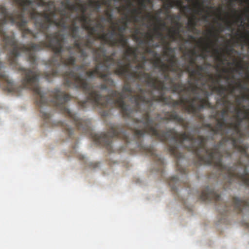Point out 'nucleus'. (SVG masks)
Instances as JSON below:
<instances>
[{
  "label": "nucleus",
  "mask_w": 249,
  "mask_h": 249,
  "mask_svg": "<svg viewBox=\"0 0 249 249\" xmlns=\"http://www.w3.org/2000/svg\"><path fill=\"white\" fill-rule=\"evenodd\" d=\"M56 9L52 10L50 13L44 12L42 14H37L40 21L37 22L38 32L42 33L45 36L47 41H41L38 43H31L28 46L18 45L15 40L14 37L6 38L5 42L8 45L12 47L9 56V62L13 68L21 71V85L17 87L10 79L13 84V89L8 92H18L22 89H29L35 94V101L36 106L39 108L40 116L44 120H48L51 114L45 109V107L49 105L54 107L62 113L66 115L77 129L82 133H92L91 131L90 121L89 120H83L80 118L76 114L73 113L67 107L66 104L70 101L71 95L62 91L58 89H54L51 92L41 91L39 85V79L41 72L33 68V69H26L22 67L18 62V58L21 52L27 53L28 60L32 66L37 65V57L35 52L39 51L46 48H50L54 53L50 59L48 60V65L51 67V71L44 72L43 77L48 81H51L52 78L55 76L62 75L64 79V84L69 88L81 89L88 94V98L85 101H78L79 107L82 108L87 107L88 105L96 107L93 98L91 97V93L96 92L93 87L88 81L85 76L74 72L70 69L65 72H60L59 69L62 67L66 68L69 66H74L76 58L74 56L70 55L68 58L63 57L62 53L65 50L63 42L65 36L59 30L53 33H49V29L51 26L56 28L61 27L64 30L68 29L70 36L74 39V42L78 40L84 42V39L81 40L79 34V26L77 25V21L82 22L83 28L87 30L86 26H91V19L89 16L86 13L81 14L80 16H76L71 20V24H68L70 17L65 9L60 10V17L57 19H54L56 15Z\"/></svg>",
  "instance_id": "obj_1"
},
{
  "label": "nucleus",
  "mask_w": 249,
  "mask_h": 249,
  "mask_svg": "<svg viewBox=\"0 0 249 249\" xmlns=\"http://www.w3.org/2000/svg\"><path fill=\"white\" fill-rule=\"evenodd\" d=\"M175 50L169 46H165L163 54L167 56V63L163 62L161 58H158L155 63V68L159 69L160 72L163 78L159 79L164 81L165 89L161 92L153 89H142L140 85L138 89L141 94L134 97V100L138 104L139 102L142 103L144 106L143 110V116L140 119H135L136 123L140 125V129H126L125 127L112 126L107 133L95 134L94 139L96 143L105 147L109 151H112L113 140L114 138H121L126 143L135 141L137 143L138 149L141 152L146 156H151L157 165H159L158 170L163 172L164 166V160L160 156L157 155L156 150L152 146H145L141 143L142 138L145 134L154 136L160 141L165 142L169 139L168 143V149L171 155L176 159V168L180 173L186 175V169L179 164V160L184 158L183 153L179 151L180 144H182L184 140H191L193 137L190 132L183 131L178 133L175 129H168L166 131L159 130L158 124L154 125V121L150 117V113L153 110L154 102H162L173 107L180 106L184 111L188 114L196 115L200 120H203L202 114L198 111L204 108H213L214 107L209 103L207 99H201L198 95L191 97L190 95L187 97L181 96L179 100H174L171 97L165 95V91L171 90L181 95L182 92L195 93L196 91V85L189 82V85L182 84L181 82H175L174 79L170 77L168 72H178V77L181 78L182 70L178 65L176 56L175 55Z\"/></svg>",
  "instance_id": "obj_2"
},
{
  "label": "nucleus",
  "mask_w": 249,
  "mask_h": 249,
  "mask_svg": "<svg viewBox=\"0 0 249 249\" xmlns=\"http://www.w3.org/2000/svg\"><path fill=\"white\" fill-rule=\"evenodd\" d=\"M241 125L237 120L229 123L221 140L211 149H208L206 145V137L198 135L196 138L193 134L190 133L193 138L191 140H184L179 146V151L184 148L195 154L197 159L196 165H214L221 173H224L230 184L238 182L249 186V172L246 165L240 160L231 167L226 166L222 162L223 157L231 156L229 151H222V147L229 141H231L233 148L239 151L242 156L249 160V154L247 152L249 146L242 143L241 141L243 136ZM231 208L238 213L249 212V202L238 197H233Z\"/></svg>",
  "instance_id": "obj_3"
},
{
  "label": "nucleus",
  "mask_w": 249,
  "mask_h": 249,
  "mask_svg": "<svg viewBox=\"0 0 249 249\" xmlns=\"http://www.w3.org/2000/svg\"><path fill=\"white\" fill-rule=\"evenodd\" d=\"M241 125L237 120L229 123L221 140L211 149H208L206 145V137L198 135L196 138L193 134L190 133L193 138L191 140H184L179 146V151L184 148L195 154L197 159L196 165H214L221 173H224L230 184L238 182L249 186V172L246 165L240 160L231 167L226 166L222 162L223 157L231 156L229 151H222V147L229 141H231L233 148L239 151L242 156L249 160V154L247 152L249 146L242 143L241 141L243 136ZM231 208L238 213L249 212V202L238 197H233Z\"/></svg>",
  "instance_id": "obj_4"
},
{
  "label": "nucleus",
  "mask_w": 249,
  "mask_h": 249,
  "mask_svg": "<svg viewBox=\"0 0 249 249\" xmlns=\"http://www.w3.org/2000/svg\"><path fill=\"white\" fill-rule=\"evenodd\" d=\"M142 46L144 52L140 59H138L137 54V60L135 61L134 56L131 55V66L128 68L129 71L137 72L139 74V76L134 78L130 77L128 74L125 76H120L124 81L123 90L121 92L112 90L109 94L106 97L102 96L100 94H96L94 92L90 94L96 107L103 108H119L124 117L131 119L134 125V128H140V125L136 123L135 119H140L137 117L139 114H140V117L143 116V109L145 107L141 102L137 104L133 99L135 96L141 95L138 89V85L143 89L139 82L142 81L150 88V89H158L160 92L165 89L164 81H160L158 76H153L151 72L143 71L146 62L149 61V59L147 58L145 55L146 53H149L153 56L150 61L155 68L156 60L160 57V54L151 48L153 47L152 46Z\"/></svg>",
  "instance_id": "obj_5"
},
{
  "label": "nucleus",
  "mask_w": 249,
  "mask_h": 249,
  "mask_svg": "<svg viewBox=\"0 0 249 249\" xmlns=\"http://www.w3.org/2000/svg\"><path fill=\"white\" fill-rule=\"evenodd\" d=\"M124 19L126 21L123 22L121 26L118 27V34L116 32L115 25L112 27V30L110 32V37H108V34H105L103 35H99V38L103 39L105 42L110 46L121 47L124 49V58L126 63L123 64L121 59H118L117 62V67L115 69L114 73L118 76H125L127 73L131 78L136 77L139 75L137 72H130L128 69L131 66V55L134 56V61H136L138 55V47H132L129 46L128 39L124 34L125 30L128 28V21L129 19L127 14L125 15Z\"/></svg>",
  "instance_id": "obj_6"
},
{
  "label": "nucleus",
  "mask_w": 249,
  "mask_h": 249,
  "mask_svg": "<svg viewBox=\"0 0 249 249\" xmlns=\"http://www.w3.org/2000/svg\"><path fill=\"white\" fill-rule=\"evenodd\" d=\"M93 53L95 55L94 59L97 64L94 69L86 71V75L90 78L99 77L103 79L105 83L99 86L101 89H107V86L110 88L114 87L115 82L109 77V75L110 67L115 62V59L113 58L115 52H113L110 55H107L106 48L101 45L96 49H93Z\"/></svg>",
  "instance_id": "obj_7"
},
{
  "label": "nucleus",
  "mask_w": 249,
  "mask_h": 249,
  "mask_svg": "<svg viewBox=\"0 0 249 249\" xmlns=\"http://www.w3.org/2000/svg\"><path fill=\"white\" fill-rule=\"evenodd\" d=\"M188 58L189 65L186 66V71L189 73L190 77L193 78L195 82L189 81L188 85H189V82L196 85V91L195 93L188 92L189 94L188 95H190V94H193V97L198 95L200 99H206V100L210 103L208 98L209 92L204 89V87L208 85V81H211L212 84L218 82L222 78V75L218 74L217 79H215L212 74L205 75L203 73L205 69L204 67L196 64V58L192 57V56H188Z\"/></svg>",
  "instance_id": "obj_8"
},
{
  "label": "nucleus",
  "mask_w": 249,
  "mask_h": 249,
  "mask_svg": "<svg viewBox=\"0 0 249 249\" xmlns=\"http://www.w3.org/2000/svg\"><path fill=\"white\" fill-rule=\"evenodd\" d=\"M86 27L89 34L85 37L84 41H76L74 42L73 46H68L66 48L67 51L71 54L73 49L76 48L80 57L82 58H86L88 56L86 49L90 50L93 53V49H95L93 47V44L96 39L101 40L106 44L104 40L99 38V35L108 34V37H110V32L104 33L105 26L100 20L96 19V23L94 26H86Z\"/></svg>",
  "instance_id": "obj_9"
},
{
  "label": "nucleus",
  "mask_w": 249,
  "mask_h": 249,
  "mask_svg": "<svg viewBox=\"0 0 249 249\" xmlns=\"http://www.w3.org/2000/svg\"><path fill=\"white\" fill-rule=\"evenodd\" d=\"M233 104L231 102V104H226L225 107L220 111H217L216 115L214 116L217 121L215 126H212L211 124H204L205 127L209 129V130L214 135L220 134V136L223 137L226 133V127L229 123L226 122V118L228 116L229 112H233V111H230V108Z\"/></svg>",
  "instance_id": "obj_10"
},
{
  "label": "nucleus",
  "mask_w": 249,
  "mask_h": 249,
  "mask_svg": "<svg viewBox=\"0 0 249 249\" xmlns=\"http://www.w3.org/2000/svg\"><path fill=\"white\" fill-rule=\"evenodd\" d=\"M157 117L160 118L161 121H173L178 124L184 129H187L189 127V122L185 120L184 118L180 116L175 110L167 111L165 113V116L160 117V114H157Z\"/></svg>",
  "instance_id": "obj_11"
},
{
  "label": "nucleus",
  "mask_w": 249,
  "mask_h": 249,
  "mask_svg": "<svg viewBox=\"0 0 249 249\" xmlns=\"http://www.w3.org/2000/svg\"><path fill=\"white\" fill-rule=\"evenodd\" d=\"M199 198L202 201H213L217 204H219L221 201L220 195L210 186H207L202 190L199 195Z\"/></svg>",
  "instance_id": "obj_12"
},
{
  "label": "nucleus",
  "mask_w": 249,
  "mask_h": 249,
  "mask_svg": "<svg viewBox=\"0 0 249 249\" xmlns=\"http://www.w3.org/2000/svg\"><path fill=\"white\" fill-rule=\"evenodd\" d=\"M223 29L224 28L223 25L219 23L218 29L214 30H209L207 31V33L209 36L208 40L209 43H207L204 48L205 51L209 52L210 49H211L212 46L215 45V44H216L217 40L220 36L219 34L220 33L223 32Z\"/></svg>",
  "instance_id": "obj_13"
},
{
  "label": "nucleus",
  "mask_w": 249,
  "mask_h": 249,
  "mask_svg": "<svg viewBox=\"0 0 249 249\" xmlns=\"http://www.w3.org/2000/svg\"><path fill=\"white\" fill-rule=\"evenodd\" d=\"M142 34L144 35L143 39L141 36H134L136 42H138L140 45H151L154 47H157L159 46L157 43H153L155 37L154 34L149 32Z\"/></svg>",
  "instance_id": "obj_14"
},
{
  "label": "nucleus",
  "mask_w": 249,
  "mask_h": 249,
  "mask_svg": "<svg viewBox=\"0 0 249 249\" xmlns=\"http://www.w3.org/2000/svg\"><path fill=\"white\" fill-rule=\"evenodd\" d=\"M214 89L216 91L220 97L217 99V104H221L222 106H225L226 104H231V102L228 100L226 91H228V88L223 85L217 86L214 87Z\"/></svg>",
  "instance_id": "obj_15"
},
{
  "label": "nucleus",
  "mask_w": 249,
  "mask_h": 249,
  "mask_svg": "<svg viewBox=\"0 0 249 249\" xmlns=\"http://www.w3.org/2000/svg\"><path fill=\"white\" fill-rule=\"evenodd\" d=\"M139 7L138 8L134 7L131 10V19H133L134 22H138L139 19L140 15L142 14L145 10L147 4L144 0H137Z\"/></svg>",
  "instance_id": "obj_16"
},
{
  "label": "nucleus",
  "mask_w": 249,
  "mask_h": 249,
  "mask_svg": "<svg viewBox=\"0 0 249 249\" xmlns=\"http://www.w3.org/2000/svg\"><path fill=\"white\" fill-rule=\"evenodd\" d=\"M175 23L177 26V29H168V33L167 36L170 40V42H177L178 37H182L180 34V28L181 27V24L179 23L178 25H177L176 22Z\"/></svg>",
  "instance_id": "obj_17"
},
{
  "label": "nucleus",
  "mask_w": 249,
  "mask_h": 249,
  "mask_svg": "<svg viewBox=\"0 0 249 249\" xmlns=\"http://www.w3.org/2000/svg\"><path fill=\"white\" fill-rule=\"evenodd\" d=\"M88 6L92 8L93 11L98 12L102 4L107 5V0H104L103 2L100 0H88Z\"/></svg>",
  "instance_id": "obj_18"
},
{
  "label": "nucleus",
  "mask_w": 249,
  "mask_h": 249,
  "mask_svg": "<svg viewBox=\"0 0 249 249\" xmlns=\"http://www.w3.org/2000/svg\"><path fill=\"white\" fill-rule=\"evenodd\" d=\"M61 4L63 5V6H64V7H59L57 9L56 7H55L56 12L57 11H58L59 14L60 10L61 9V8H65V11H67V10L73 11V10H76L77 8L76 4L74 3H71L69 0H66L65 1L62 0L61 1Z\"/></svg>",
  "instance_id": "obj_19"
},
{
  "label": "nucleus",
  "mask_w": 249,
  "mask_h": 249,
  "mask_svg": "<svg viewBox=\"0 0 249 249\" xmlns=\"http://www.w3.org/2000/svg\"><path fill=\"white\" fill-rule=\"evenodd\" d=\"M154 34L155 36V37L157 39H160L162 44L164 46L163 49L165 50V47L166 45H168V44L169 43V45L170 44V42H168L165 41V36H164L162 32H161V30L159 29L158 27H155L154 29Z\"/></svg>",
  "instance_id": "obj_20"
},
{
  "label": "nucleus",
  "mask_w": 249,
  "mask_h": 249,
  "mask_svg": "<svg viewBox=\"0 0 249 249\" xmlns=\"http://www.w3.org/2000/svg\"><path fill=\"white\" fill-rule=\"evenodd\" d=\"M181 182L177 176L172 177L168 180V184L170 186L171 191L177 192L178 186L180 184Z\"/></svg>",
  "instance_id": "obj_21"
},
{
  "label": "nucleus",
  "mask_w": 249,
  "mask_h": 249,
  "mask_svg": "<svg viewBox=\"0 0 249 249\" xmlns=\"http://www.w3.org/2000/svg\"><path fill=\"white\" fill-rule=\"evenodd\" d=\"M213 53L214 54V58L217 61L221 64H224L225 62L227 61L228 60L225 53L221 52L219 49H214L213 50Z\"/></svg>",
  "instance_id": "obj_22"
},
{
  "label": "nucleus",
  "mask_w": 249,
  "mask_h": 249,
  "mask_svg": "<svg viewBox=\"0 0 249 249\" xmlns=\"http://www.w3.org/2000/svg\"><path fill=\"white\" fill-rule=\"evenodd\" d=\"M197 25V18L195 16H193L188 20L187 24V29L190 32H194L196 30V26Z\"/></svg>",
  "instance_id": "obj_23"
},
{
  "label": "nucleus",
  "mask_w": 249,
  "mask_h": 249,
  "mask_svg": "<svg viewBox=\"0 0 249 249\" xmlns=\"http://www.w3.org/2000/svg\"><path fill=\"white\" fill-rule=\"evenodd\" d=\"M57 125L61 127L64 132L68 134L69 138H71L73 134V130L70 125L64 122H58Z\"/></svg>",
  "instance_id": "obj_24"
},
{
  "label": "nucleus",
  "mask_w": 249,
  "mask_h": 249,
  "mask_svg": "<svg viewBox=\"0 0 249 249\" xmlns=\"http://www.w3.org/2000/svg\"><path fill=\"white\" fill-rule=\"evenodd\" d=\"M165 15H166L167 18L168 19L171 20V21L173 23L176 22L177 25L179 24V20L180 19V16L179 15L175 14H170V13L166 14Z\"/></svg>",
  "instance_id": "obj_25"
},
{
  "label": "nucleus",
  "mask_w": 249,
  "mask_h": 249,
  "mask_svg": "<svg viewBox=\"0 0 249 249\" xmlns=\"http://www.w3.org/2000/svg\"><path fill=\"white\" fill-rule=\"evenodd\" d=\"M237 69H235V71H237L238 70H241V71H243V70H246L245 72V77L249 81V66H246L245 67L244 66L242 65L241 63H238L236 65Z\"/></svg>",
  "instance_id": "obj_26"
},
{
  "label": "nucleus",
  "mask_w": 249,
  "mask_h": 249,
  "mask_svg": "<svg viewBox=\"0 0 249 249\" xmlns=\"http://www.w3.org/2000/svg\"><path fill=\"white\" fill-rule=\"evenodd\" d=\"M186 55L188 56H192V57L200 56L203 59H206L207 58V55L206 53H200V54L198 55L197 53L196 52L195 49L190 50L188 51V52L186 53Z\"/></svg>",
  "instance_id": "obj_27"
},
{
  "label": "nucleus",
  "mask_w": 249,
  "mask_h": 249,
  "mask_svg": "<svg viewBox=\"0 0 249 249\" xmlns=\"http://www.w3.org/2000/svg\"><path fill=\"white\" fill-rule=\"evenodd\" d=\"M234 111L236 112V118L237 121L241 124L244 120H246V118H245V116L243 117H240V113L242 112H244V111H243L241 108L238 107L234 108Z\"/></svg>",
  "instance_id": "obj_28"
},
{
  "label": "nucleus",
  "mask_w": 249,
  "mask_h": 249,
  "mask_svg": "<svg viewBox=\"0 0 249 249\" xmlns=\"http://www.w3.org/2000/svg\"><path fill=\"white\" fill-rule=\"evenodd\" d=\"M105 15L107 17L106 21L107 22L111 23V24L112 25V28L113 27V26H115V25L118 24V23L113 22V17L112 13L109 12V11H108V10H106V11H105Z\"/></svg>",
  "instance_id": "obj_29"
},
{
  "label": "nucleus",
  "mask_w": 249,
  "mask_h": 249,
  "mask_svg": "<svg viewBox=\"0 0 249 249\" xmlns=\"http://www.w3.org/2000/svg\"><path fill=\"white\" fill-rule=\"evenodd\" d=\"M76 4L77 8L74 11H77L80 9L82 14H85L87 10V7L85 4L80 3V1H77L76 3H74Z\"/></svg>",
  "instance_id": "obj_30"
},
{
  "label": "nucleus",
  "mask_w": 249,
  "mask_h": 249,
  "mask_svg": "<svg viewBox=\"0 0 249 249\" xmlns=\"http://www.w3.org/2000/svg\"><path fill=\"white\" fill-rule=\"evenodd\" d=\"M173 1L175 3V6L182 8L184 10H187L189 9L190 8V7L188 6V5H186V6H183V2L182 0H173Z\"/></svg>",
  "instance_id": "obj_31"
},
{
  "label": "nucleus",
  "mask_w": 249,
  "mask_h": 249,
  "mask_svg": "<svg viewBox=\"0 0 249 249\" xmlns=\"http://www.w3.org/2000/svg\"><path fill=\"white\" fill-rule=\"evenodd\" d=\"M146 17L150 18L151 19L154 20H156L157 22H159L160 21L161 18H160V15L158 14L157 12L156 13L155 16H152L150 13H148L146 15Z\"/></svg>",
  "instance_id": "obj_32"
},
{
  "label": "nucleus",
  "mask_w": 249,
  "mask_h": 249,
  "mask_svg": "<svg viewBox=\"0 0 249 249\" xmlns=\"http://www.w3.org/2000/svg\"><path fill=\"white\" fill-rule=\"evenodd\" d=\"M236 87L242 90L249 91V88L247 85H243L241 81L236 83Z\"/></svg>",
  "instance_id": "obj_33"
},
{
  "label": "nucleus",
  "mask_w": 249,
  "mask_h": 249,
  "mask_svg": "<svg viewBox=\"0 0 249 249\" xmlns=\"http://www.w3.org/2000/svg\"><path fill=\"white\" fill-rule=\"evenodd\" d=\"M242 95H243V94L241 95H236V96L235 101H236V104L238 107H240V106L242 104L241 99H242L243 100H247L246 99L242 98Z\"/></svg>",
  "instance_id": "obj_34"
},
{
  "label": "nucleus",
  "mask_w": 249,
  "mask_h": 249,
  "mask_svg": "<svg viewBox=\"0 0 249 249\" xmlns=\"http://www.w3.org/2000/svg\"><path fill=\"white\" fill-rule=\"evenodd\" d=\"M223 205L224 206V208L221 209L220 208V206L218 207V209L219 211H222L223 213H226L227 212H229L230 210L231 209V208H228L227 206V205L224 202L223 203Z\"/></svg>",
  "instance_id": "obj_35"
},
{
  "label": "nucleus",
  "mask_w": 249,
  "mask_h": 249,
  "mask_svg": "<svg viewBox=\"0 0 249 249\" xmlns=\"http://www.w3.org/2000/svg\"><path fill=\"white\" fill-rule=\"evenodd\" d=\"M128 1L129 4L126 5V6H123L122 8L120 7H117V9L119 11H121L122 10H125L128 9V8H129L130 6H131L132 3L130 0H127Z\"/></svg>",
  "instance_id": "obj_36"
},
{
  "label": "nucleus",
  "mask_w": 249,
  "mask_h": 249,
  "mask_svg": "<svg viewBox=\"0 0 249 249\" xmlns=\"http://www.w3.org/2000/svg\"><path fill=\"white\" fill-rule=\"evenodd\" d=\"M189 1H196L197 4L198 6V9L196 10V13L198 14H199L200 13L203 12L204 11V9L201 7V5L199 3H198L197 0H189Z\"/></svg>",
  "instance_id": "obj_37"
},
{
  "label": "nucleus",
  "mask_w": 249,
  "mask_h": 249,
  "mask_svg": "<svg viewBox=\"0 0 249 249\" xmlns=\"http://www.w3.org/2000/svg\"><path fill=\"white\" fill-rule=\"evenodd\" d=\"M160 24L159 27H158V28L160 29V30H162L163 29H167L168 30L167 26H166V24L165 22H163L161 19L160 21L159 22Z\"/></svg>",
  "instance_id": "obj_38"
},
{
  "label": "nucleus",
  "mask_w": 249,
  "mask_h": 249,
  "mask_svg": "<svg viewBox=\"0 0 249 249\" xmlns=\"http://www.w3.org/2000/svg\"><path fill=\"white\" fill-rule=\"evenodd\" d=\"M142 33H143V32H140V30L139 29H136L134 30V33L132 35V37L133 39L136 41V40L135 38V36H139V34L141 35L142 36H144V35H142Z\"/></svg>",
  "instance_id": "obj_39"
},
{
  "label": "nucleus",
  "mask_w": 249,
  "mask_h": 249,
  "mask_svg": "<svg viewBox=\"0 0 249 249\" xmlns=\"http://www.w3.org/2000/svg\"><path fill=\"white\" fill-rule=\"evenodd\" d=\"M232 23L231 20L227 19L226 20V29L230 30L232 29Z\"/></svg>",
  "instance_id": "obj_40"
},
{
  "label": "nucleus",
  "mask_w": 249,
  "mask_h": 249,
  "mask_svg": "<svg viewBox=\"0 0 249 249\" xmlns=\"http://www.w3.org/2000/svg\"><path fill=\"white\" fill-rule=\"evenodd\" d=\"M234 49L232 46H227L226 48V53L230 55V53L233 52Z\"/></svg>",
  "instance_id": "obj_41"
},
{
  "label": "nucleus",
  "mask_w": 249,
  "mask_h": 249,
  "mask_svg": "<svg viewBox=\"0 0 249 249\" xmlns=\"http://www.w3.org/2000/svg\"><path fill=\"white\" fill-rule=\"evenodd\" d=\"M228 90L229 91V92H230L231 94V95L234 94V90L236 89V87H234V86H232V85H230L229 86V88H228Z\"/></svg>",
  "instance_id": "obj_42"
},
{
  "label": "nucleus",
  "mask_w": 249,
  "mask_h": 249,
  "mask_svg": "<svg viewBox=\"0 0 249 249\" xmlns=\"http://www.w3.org/2000/svg\"><path fill=\"white\" fill-rule=\"evenodd\" d=\"M241 37L242 39H244L245 43L249 45V36L246 34V35L241 36Z\"/></svg>",
  "instance_id": "obj_43"
},
{
  "label": "nucleus",
  "mask_w": 249,
  "mask_h": 249,
  "mask_svg": "<svg viewBox=\"0 0 249 249\" xmlns=\"http://www.w3.org/2000/svg\"><path fill=\"white\" fill-rule=\"evenodd\" d=\"M236 19L238 21H240L241 23H243V15L242 14L238 15L236 16Z\"/></svg>",
  "instance_id": "obj_44"
},
{
  "label": "nucleus",
  "mask_w": 249,
  "mask_h": 249,
  "mask_svg": "<svg viewBox=\"0 0 249 249\" xmlns=\"http://www.w3.org/2000/svg\"><path fill=\"white\" fill-rule=\"evenodd\" d=\"M244 113L245 114V118L249 120V110L244 111Z\"/></svg>",
  "instance_id": "obj_45"
},
{
  "label": "nucleus",
  "mask_w": 249,
  "mask_h": 249,
  "mask_svg": "<svg viewBox=\"0 0 249 249\" xmlns=\"http://www.w3.org/2000/svg\"><path fill=\"white\" fill-rule=\"evenodd\" d=\"M109 114H110V110H104L102 112V115L103 116H107Z\"/></svg>",
  "instance_id": "obj_46"
},
{
  "label": "nucleus",
  "mask_w": 249,
  "mask_h": 249,
  "mask_svg": "<svg viewBox=\"0 0 249 249\" xmlns=\"http://www.w3.org/2000/svg\"><path fill=\"white\" fill-rule=\"evenodd\" d=\"M242 98L243 99H246L247 100L249 101V94H243Z\"/></svg>",
  "instance_id": "obj_47"
},
{
  "label": "nucleus",
  "mask_w": 249,
  "mask_h": 249,
  "mask_svg": "<svg viewBox=\"0 0 249 249\" xmlns=\"http://www.w3.org/2000/svg\"><path fill=\"white\" fill-rule=\"evenodd\" d=\"M209 17V14L208 13H207V14L206 15H204L202 17V19L203 20H206L207 19H208V18Z\"/></svg>",
  "instance_id": "obj_48"
},
{
  "label": "nucleus",
  "mask_w": 249,
  "mask_h": 249,
  "mask_svg": "<svg viewBox=\"0 0 249 249\" xmlns=\"http://www.w3.org/2000/svg\"><path fill=\"white\" fill-rule=\"evenodd\" d=\"M78 69L79 70H85V69H86L85 66L84 65H80L79 66H78Z\"/></svg>",
  "instance_id": "obj_49"
},
{
  "label": "nucleus",
  "mask_w": 249,
  "mask_h": 249,
  "mask_svg": "<svg viewBox=\"0 0 249 249\" xmlns=\"http://www.w3.org/2000/svg\"><path fill=\"white\" fill-rule=\"evenodd\" d=\"M162 12H163L162 9H160L159 10H157V13H158V14L160 15V14L162 13Z\"/></svg>",
  "instance_id": "obj_50"
},
{
  "label": "nucleus",
  "mask_w": 249,
  "mask_h": 249,
  "mask_svg": "<svg viewBox=\"0 0 249 249\" xmlns=\"http://www.w3.org/2000/svg\"><path fill=\"white\" fill-rule=\"evenodd\" d=\"M146 2V4H151L152 3V0H144Z\"/></svg>",
  "instance_id": "obj_51"
},
{
  "label": "nucleus",
  "mask_w": 249,
  "mask_h": 249,
  "mask_svg": "<svg viewBox=\"0 0 249 249\" xmlns=\"http://www.w3.org/2000/svg\"><path fill=\"white\" fill-rule=\"evenodd\" d=\"M99 17L100 18V19L101 20V21H105V20L106 21L107 18H105L104 17L99 16Z\"/></svg>",
  "instance_id": "obj_52"
},
{
  "label": "nucleus",
  "mask_w": 249,
  "mask_h": 249,
  "mask_svg": "<svg viewBox=\"0 0 249 249\" xmlns=\"http://www.w3.org/2000/svg\"><path fill=\"white\" fill-rule=\"evenodd\" d=\"M189 38L190 39H193V40H195V36H193V35H190L188 36Z\"/></svg>",
  "instance_id": "obj_53"
},
{
  "label": "nucleus",
  "mask_w": 249,
  "mask_h": 249,
  "mask_svg": "<svg viewBox=\"0 0 249 249\" xmlns=\"http://www.w3.org/2000/svg\"><path fill=\"white\" fill-rule=\"evenodd\" d=\"M84 156H82V155H80L79 156V160H84Z\"/></svg>",
  "instance_id": "obj_54"
},
{
  "label": "nucleus",
  "mask_w": 249,
  "mask_h": 249,
  "mask_svg": "<svg viewBox=\"0 0 249 249\" xmlns=\"http://www.w3.org/2000/svg\"><path fill=\"white\" fill-rule=\"evenodd\" d=\"M98 163H94L93 167H98Z\"/></svg>",
  "instance_id": "obj_55"
},
{
  "label": "nucleus",
  "mask_w": 249,
  "mask_h": 249,
  "mask_svg": "<svg viewBox=\"0 0 249 249\" xmlns=\"http://www.w3.org/2000/svg\"><path fill=\"white\" fill-rule=\"evenodd\" d=\"M225 79L227 80V81H229L230 78L229 77V76H226V77H225Z\"/></svg>",
  "instance_id": "obj_56"
},
{
  "label": "nucleus",
  "mask_w": 249,
  "mask_h": 249,
  "mask_svg": "<svg viewBox=\"0 0 249 249\" xmlns=\"http://www.w3.org/2000/svg\"><path fill=\"white\" fill-rule=\"evenodd\" d=\"M183 186H187V184H186V182H184V183H183Z\"/></svg>",
  "instance_id": "obj_57"
},
{
  "label": "nucleus",
  "mask_w": 249,
  "mask_h": 249,
  "mask_svg": "<svg viewBox=\"0 0 249 249\" xmlns=\"http://www.w3.org/2000/svg\"><path fill=\"white\" fill-rule=\"evenodd\" d=\"M212 8H213V7H209V9H212Z\"/></svg>",
  "instance_id": "obj_58"
},
{
  "label": "nucleus",
  "mask_w": 249,
  "mask_h": 249,
  "mask_svg": "<svg viewBox=\"0 0 249 249\" xmlns=\"http://www.w3.org/2000/svg\"><path fill=\"white\" fill-rule=\"evenodd\" d=\"M234 14H236V10H234Z\"/></svg>",
  "instance_id": "obj_59"
},
{
  "label": "nucleus",
  "mask_w": 249,
  "mask_h": 249,
  "mask_svg": "<svg viewBox=\"0 0 249 249\" xmlns=\"http://www.w3.org/2000/svg\"><path fill=\"white\" fill-rule=\"evenodd\" d=\"M206 65H208V66H210V63H207Z\"/></svg>",
  "instance_id": "obj_60"
},
{
  "label": "nucleus",
  "mask_w": 249,
  "mask_h": 249,
  "mask_svg": "<svg viewBox=\"0 0 249 249\" xmlns=\"http://www.w3.org/2000/svg\"><path fill=\"white\" fill-rule=\"evenodd\" d=\"M223 71H224V72L226 71V69H223Z\"/></svg>",
  "instance_id": "obj_61"
},
{
  "label": "nucleus",
  "mask_w": 249,
  "mask_h": 249,
  "mask_svg": "<svg viewBox=\"0 0 249 249\" xmlns=\"http://www.w3.org/2000/svg\"><path fill=\"white\" fill-rule=\"evenodd\" d=\"M243 108H245L246 107L245 106H244V105L242 107Z\"/></svg>",
  "instance_id": "obj_62"
},
{
  "label": "nucleus",
  "mask_w": 249,
  "mask_h": 249,
  "mask_svg": "<svg viewBox=\"0 0 249 249\" xmlns=\"http://www.w3.org/2000/svg\"><path fill=\"white\" fill-rule=\"evenodd\" d=\"M231 63L228 62V65H231Z\"/></svg>",
  "instance_id": "obj_63"
},
{
  "label": "nucleus",
  "mask_w": 249,
  "mask_h": 249,
  "mask_svg": "<svg viewBox=\"0 0 249 249\" xmlns=\"http://www.w3.org/2000/svg\"><path fill=\"white\" fill-rule=\"evenodd\" d=\"M75 1H80L81 0H75Z\"/></svg>",
  "instance_id": "obj_64"
}]
</instances>
